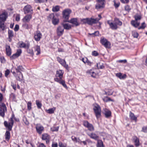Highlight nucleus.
I'll use <instances>...</instances> for the list:
<instances>
[{
	"instance_id": "obj_7",
	"label": "nucleus",
	"mask_w": 147,
	"mask_h": 147,
	"mask_svg": "<svg viewBox=\"0 0 147 147\" xmlns=\"http://www.w3.org/2000/svg\"><path fill=\"white\" fill-rule=\"evenodd\" d=\"M35 128L37 132L40 134H41L44 130V127L40 123L37 124Z\"/></svg>"
},
{
	"instance_id": "obj_49",
	"label": "nucleus",
	"mask_w": 147,
	"mask_h": 147,
	"mask_svg": "<svg viewBox=\"0 0 147 147\" xmlns=\"http://www.w3.org/2000/svg\"><path fill=\"white\" fill-rule=\"evenodd\" d=\"M36 104L38 109H40L42 106L39 100L36 101Z\"/></svg>"
},
{
	"instance_id": "obj_45",
	"label": "nucleus",
	"mask_w": 147,
	"mask_h": 147,
	"mask_svg": "<svg viewBox=\"0 0 147 147\" xmlns=\"http://www.w3.org/2000/svg\"><path fill=\"white\" fill-rule=\"evenodd\" d=\"M132 34L133 37L135 38H137L138 35V33L135 31H132Z\"/></svg>"
},
{
	"instance_id": "obj_59",
	"label": "nucleus",
	"mask_w": 147,
	"mask_h": 147,
	"mask_svg": "<svg viewBox=\"0 0 147 147\" xmlns=\"http://www.w3.org/2000/svg\"><path fill=\"white\" fill-rule=\"evenodd\" d=\"M92 55L94 56H98V54L96 51H94L92 53Z\"/></svg>"
},
{
	"instance_id": "obj_24",
	"label": "nucleus",
	"mask_w": 147,
	"mask_h": 147,
	"mask_svg": "<svg viewBox=\"0 0 147 147\" xmlns=\"http://www.w3.org/2000/svg\"><path fill=\"white\" fill-rule=\"evenodd\" d=\"M131 24L135 28L137 27L140 25V22L136 20H132L131 22Z\"/></svg>"
},
{
	"instance_id": "obj_61",
	"label": "nucleus",
	"mask_w": 147,
	"mask_h": 147,
	"mask_svg": "<svg viewBox=\"0 0 147 147\" xmlns=\"http://www.w3.org/2000/svg\"><path fill=\"white\" fill-rule=\"evenodd\" d=\"M121 2L123 3H128L129 1V0H120Z\"/></svg>"
},
{
	"instance_id": "obj_16",
	"label": "nucleus",
	"mask_w": 147,
	"mask_h": 147,
	"mask_svg": "<svg viewBox=\"0 0 147 147\" xmlns=\"http://www.w3.org/2000/svg\"><path fill=\"white\" fill-rule=\"evenodd\" d=\"M42 139L44 140H45L46 143H48L49 142L50 136L47 134H44L42 135Z\"/></svg>"
},
{
	"instance_id": "obj_1",
	"label": "nucleus",
	"mask_w": 147,
	"mask_h": 147,
	"mask_svg": "<svg viewBox=\"0 0 147 147\" xmlns=\"http://www.w3.org/2000/svg\"><path fill=\"white\" fill-rule=\"evenodd\" d=\"M93 109L97 119L99 118L101 115V109L99 105L96 104L93 105Z\"/></svg>"
},
{
	"instance_id": "obj_32",
	"label": "nucleus",
	"mask_w": 147,
	"mask_h": 147,
	"mask_svg": "<svg viewBox=\"0 0 147 147\" xmlns=\"http://www.w3.org/2000/svg\"><path fill=\"white\" fill-rule=\"evenodd\" d=\"M56 109L55 107H53L52 108H50L48 110H46V112L49 114H52L54 113V111Z\"/></svg>"
},
{
	"instance_id": "obj_13",
	"label": "nucleus",
	"mask_w": 147,
	"mask_h": 147,
	"mask_svg": "<svg viewBox=\"0 0 147 147\" xmlns=\"http://www.w3.org/2000/svg\"><path fill=\"white\" fill-rule=\"evenodd\" d=\"M42 37V34L39 31L36 32L34 35V38L36 41H39Z\"/></svg>"
},
{
	"instance_id": "obj_35",
	"label": "nucleus",
	"mask_w": 147,
	"mask_h": 147,
	"mask_svg": "<svg viewBox=\"0 0 147 147\" xmlns=\"http://www.w3.org/2000/svg\"><path fill=\"white\" fill-rule=\"evenodd\" d=\"M9 37V41H11V38L13 36V31L9 30L8 32Z\"/></svg>"
},
{
	"instance_id": "obj_2",
	"label": "nucleus",
	"mask_w": 147,
	"mask_h": 147,
	"mask_svg": "<svg viewBox=\"0 0 147 147\" xmlns=\"http://www.w3.org/2000/svg\"><path fill=\"white\" fill-rule=\"evenodd\" d=\"M71 12V11L69 9H66L64 10L62 12L63 22H66L68 21L70 14Z\"/></svg>"
},
{
	"instance_id": "obj_43",
	"label": "nucleus",
	"mask_w": 147,
	"mask_h": 147,
	"mask_svg": "<svg viewBox=\"0 0 147 147\" xmlns=\"http://www.w3.org/2000/svg\"><path fill=\"white\" fill-rule=\"evenodd\" d=\"M24 70V68L23 67L21 66H20L17 67V68L16 69V70L17 72H21V71H23Z\"/></svg>"
},
{
	"instance_id": "obj_22",
	"label": "nucleus",
	"mask_w": 147,
	"mask_h": 147,
	"mask_svg": "<svg viewBox=\"0 0 147 147\" xmlns=\"http://www.w3.org/2000/svg\"><path fill=\"white\" fill-rule=\"evenodd\" d=\"M63 74V71L62 70H59L57 71L56 76V77H59L60 78H62Z\"/></svg>"
},
{
	"instance_id": "obj_27",
	"label": "nucleus",
	"mask_w": 147,
	"mask_h": 147,
	"mask_svg": "<svg viewBox=\"0 0 147 147\" xmlns=\"http://www.w3.org/2000/svg\"><path fill=\"white\" fill-rule=\"evenodd\" d=\"M114 22L117 26V25L121 26L122 24V22L119 19L117 18H115Z\"/></svg>"
},
{
	"instance_id": "obj_31",
	"label": "nucleus",
	"mask_w": 147,
	"mask_h": 147,
	"mask_svg": "<svg viewBox=\"0 0 147 147\" xmlns=\"http://www.w3.org/2000/svg\"><path fill=\"white\" fill-rule=\"evenodd\" d=\"M5 28L4 22L0 21V31L4 30Z\"/></svg>"
},
{
	"instance_id": "obj_12",
	"label": "nucleus",
	"mask_w": 147,
	"mask_h": 147,
	"mask_svg": "<svg viewBox=\"0 0 147 147\" xmlns=\"http://www.w3.org/2000/svg\"><path fill=\"white\" fill-rule=\"evenodd\" d=\"M32 16L31 14H27L22 19V21L24 23L28 22L32 19Z\"/></svg>"
},
{
	"instance_id": "obj_60",
	"label": "nucleus",
	"mask_w": 147,
	"mask_h": 147,
	"mask_svg": "<svg viewBox=\"0 0 147 147\" xmlns=\"http://www.w3.org/2000/svg\"><path fill=\"white\" fill-rule=\"evenodd\" d=\"M142 131L144 132H147V127L144 126L143 127Z\"/></svg>"
},
{
	"instance_id": "obj_15",
	"label": "nucleus",
	"mask_w": 147,
	"mask_h": 147,
	"mask_svg": "<svg viewBox=\"0 0 147 147\" xmlns=\"http://www.w3.org/2000/svg\"><path fill=\"white\" fill-rule=\"evenodd\" d=\"M58 61L65 68H67L68 67V65L66 64V62L65 60L61 59L60 57H57Z\"/></svg>"
},
{
	"instance_id": "obj_39",
	"label": "nucleus",
	"mask_w": 147,
	"mask_h": 147,
	"mask_svg": "<svg viewBox=\"0 0 147 147\" xmlns=\"http://www.w3.org/2000/svg\"><path fill=\"white\" fill-rule=\"evenodd\" d=\"M97 147H104L103 143L101 140H98L97 142Z\"/></svg>"
},
{
	"instance_id": "obj_52",
	"label": "nucleus",
	"mask_w": 147,
	"mask_h": 147,
	"mask_svg": "<svg viewBox=\"0 0 147 147\" xmlns=\"http://www.w3.org/2000/svg\"><path fill=\"white\" fill-rule=\"evenodd\" d=\"M114 3V5L116 8L118 7L120 5V3L119 2L116 3V1L115 0L113 1Z\"/></svg>"
},
{
	"instance_id": "obj_6",
	"label": "nucleus",
	"mask_w": 147,
	"mask_h": 147,
	"mask_svg": "<svg viewBox=\"0 0 147 147\" xmlns=\"http://www.w3.org/2000/svg\"><path fill=\"white\" fill-rule=\"evenodd\" d=\"M97 3L96 5V8L97 9L103 8L105 6L104 0H97Z\"/></svg>"
},
{
	"instance_id": "obj_46",
	"label": "nucleus",
	"mask_w": 147,
	"mask_h": 147,
	"mask_svg": "<svg viewBox=\"0 0 147 147\" xmlns=\"http://www.w3.org/2000/svg\"><path fill=\"white\" fill-rule=\"evenodd\" d=\"M71 139L73 141L76 142H80V140L79 138H76L74 136H72Z\"/></svg>"
},
{
	"instance_id": "obj_53",
	"label": "nucleus",
	"mask_w": 147,
	"mask_h": 147,
	"mask_svg": "<svg viewBox=\"0 0 147 147\" xmlns=\"http://www.w3.org/2000/svg\"><path fill=\"white\" fill-rule=\"evenodd\" d=\"M32 103L30 102H29L27 103V107L29 110H30L31 109Z\"/></svg>"
},
{
	"instance_id": "obj_29",
	"label": "nucleus",
	"mask_w": 147,
	"mask_h": 147,
	"mask_svg": "<svg viewBox=\"0 0 147 147\" xmlns=\"http://www.w3.org/2000/svg\"><path fill=\"white\" fill-rule=\"evenodd\" d=\"M62 25L64 27L63 28L66 30H69L71 28V26L67 23H63Z\"/></svg>"
},
{
	"instance_id": "obj_26",
	"label": "nucleus",
	"mask_w": 147,
	"mask_h": 147,
	"mask_svg": "<svg viewBox=\"0 0 147 147\" xmlns=\"http://www.w3.org/2000/svg\"><path fill=\"white\" fill-rule=\"evenodd\" d=\"M133 139L134 141L135 144L136 146H138L139 145V139L136 136L133 137Z\"/></svg>"
},
{
	"instance_id": "obj_47",
	"label": "nucleus",
	"mask_w": 147,
	"mask_h": 147,
	"mask_svg": "<svg viewBox=\"0 0 147 147\" xmlns=\"http://www.w3.org/2000/svg\"><path fill=\"white\" fill-rule=\"evenodd\" d=\"M5 138L9 140L10 137V133L8 131H7L5 134Z\"/></svg>"
},
{
	"instance_id": "obj_21",
	"label": "nucleus",
	"mask_w": 147,
	"mask_h": 147,
	"mask_svg": "<svg viewBox=\"0 0 147 147\" xmlns=\"http://www.w3.org/2000/svg\"><path fill=\"white\" fill-rule=\"evenodd\" d=\"M104 113L106 118H108L111 116V112L107 109H104Z\"/></svg>"
},
{
	"instance_id": "obj_42",
	"label": "nucleus",
	"mask_w": 147,
	"mask_h": 147,
	"mask_svg": "<svg viewBox=\"0 0 147 147\" xmlns=\"http://www.w3.org/2000/svg\"><path fill=\"white\" fill-rule=\"evenodd\" d=\"M98 16L99 17V18H96L95 19H94V21H93V22H94V24L98 23L99 21L102 18V17L100 15H98Z\"/></svg>"
},
{
	"instance_id": "obj_58",
	"label": "nucleus",
	"mask_w": 147,
	"mask_h": 147,
	"mask_svg": "<svg viewBox=\"0 0 147 147\" xmlns=\"http://www.w3.org/2000/svg\"><path fill=\"white\" fill-rule=\"evenodd\" d=\"M117 62L119 63H127V60L126 59L119 60L117 61Z\"/></svg>"
},
{
	"instance_id": "obj_9",
	"label": "nucleus",
	"mask_w": 147,
	"mask_h": 147,
	"mask_svg": "<svg viewBox=\"0 0 147 147\" xmlns=\"http://www.w3.org/2000/svg\"><path fill=\"white\" fill-rule=\"evenodd\" d=\"M23 10L25 14L31 13L33 11V9L30 5H27L23 8Z\"/></svg>"
},
{
	"instance_id": "obj_57",
	"label": "nucleus",
	"mask_w": 147,
	"mask_h": 147,
	"mask_svg": "<svg viewBox=\"0 0 147 147\" xmlns=\"http://www.w3.org/2000/svg\"><path fill=\"white\" fill-rule=\"evenodd\" d=\"M62 80V78H54V80L55 81L59 83Z\"/></svg>"
},
{
	"instance_id": "obj_64",
	"label": "nucleus",
	"mask_w": 147,
	"mask_h": 147,
	"mask_svg": "<svg viewBox=\"0 0 147 147\" xmlns=\"http://www.w3.org/2000/svg\"><path fill=\"white\" fill-rule=\"evenodd\" d=\"M59 147H66V146L61 142L59 143Z\"/></svg>"
},
{
	"instance_id": "obj_23",
	"label": "nucleus",
	"mask_w": 147,
	"mask_h": 147,
	"mask_svg": "<svg viewBox=\"0 0 147 147\" xmlns=\"http://www.w3.org/2000/svg\"><path fill=\"white\" fill-rule=\"evenodd\" d=\"M7 16L5 13H3L0 15V21L4 22L6 20Z\"/></svg>"
},
{
	"instance_id": "obj_51",
	"label": "nucleus",
	"mask_w": 147,
	"mask_h": 147,
	"mask_svg": "<svg viewBox=\"0 0 147 147\" xmlns=\"http://www.w3.org/2000/svg\"><path fill=\"white\" fill-rule=\"evenodd\" d=\"M146 25L144 22L142 23L141 26L138 28V29H144L146 27Z\"/></svg>"
},
{
	"instance_id": "obj_37",
	"label": "nucleus",
	"mask_w": 147,
	"mask_h": 147,
	"mask_svg": "<svg viewBox=\"0 0 147 147\" xmlns=\"http://www.w3.org/2000/svg\"><path fill=\"white\" fill-rule=\"evenodd\" d=\"M88 72L89 74L91 76L95 78L96 76V74L92 70H90L88 71Z\"/></svg>"
},
{
	"instance_id": "obj_30",
	"label": "nucleus",
	"mask_w": 147,
	"mask_h": 147,
	"mask_svg": "<svg viewBox=\"0 0 147 147\" xmlns=\"http://www.w3.org/2000/svg\"><path fill=\"white\" fill-rule=\"evenodd\" d=\"M34 49L35 52H37V53H36V55H38L40 53V50L39 46L38 45L34 47Z\"/></svg>"
},
{
	"instance_id": "obj_19",
	"label": "nucleus",
	"mask_w": 147,
	"mask_h": 147,
	"mask_svg": "<svg viewBox=\"0 0 147 147\" xmlns=\"http://www.w3.org/2000/svg\"><path fill=\"white\" fill-rule=\"evenodd\" d=\"M89 136L91 138L95 140H97L98 138V136L94 133H92L90 134H88Z\"/></svg>"
},
{
	"instance_id": "obj_54",
	"label": "nucleus",
	"mask_w": 147,
	"mask_h": 147,
	"mask_svg": "<svg viewBox=\"0 0 147 147\" xmlns=\"http://www.w3.org/2000/svg\"><path fill=\"white\" fill-rule=\"evenodd\" d=\"M23 121L24 123L26 125H28L29 124V122L26 118H24L23 119Z\"/></svg>"
},
{
	"instance_id": "obj_8",
	"label": "nucleus",
	"mask_w": 147,
	"mask_h": 147,
	"mask_svg": "<svg viewBox=\"0 0 147 147\" xmlns=\"http://www.w3.org/2000/svg\"><path fill=\"white\" fill-rule=\"evenodd\" d=\"M93 21H94V19L92 18H86L83 19L81 20V21L83 23L85 24L87 23L88 24L90 25H92L94 24Z\"/></svg>"
},
{
	"instance_id": "obj_5",
	"label": "nucleus",
	"mask_w": 147,
	"mask_h": 147,
	"mask_svg": "<svg viewBox=\"0 0 147 147\" xmlns=\"http://www.w3.org/2000/svg\"><path fill=\"white\" fill-rule=\"evenodd\" d=\"M7 111L6 107L5 105L3 103H0V116L4 117L5 113Z\"/></svg>"
},
{
	"instance_id": "obj_18",
	"label": "nucleus",
	"mask_w": 147,
	"mask_h": 147,
	"mask_svg": "<svg viewBox=\"0 0 147 147\" xmlns=\"http://www.w3.org/2000/svg\"><path fill=\"white\" fill-rule=\"evenodd\" d=\"M57 31L58 35L61 36L63 33L64 28L63 27L59 26L57 28Z\"/></svg>"
},
{
	"instance_id": "obj_44",
	"label": "nucleus",
	"mask_w": 147,
	"mask_h": 147,
	"mask_svg": "<svg viewBox=\"0 0 147 147\" xmlns=\"http://www.w3.org/2000/svg\"><path fill=\"white\" fill-rule=\"evenodd\" d=\"M54 17V15L53 13H52L49 15L47 17V19L49 21L53 20Z\"/></svg>"
},
{
	"instance_id": "obj_56",
	"label": "nucleus",
	"mask_w": 147,
	"mask_h": 147,
	"mask_svg": "<svg viewBox=\"0 0 147 147\" xmlns=\"http://www.w3.org/2000/svg\"><path fill=\"white\" fill-rule=\"evenodd\" d=\"M10 73V71L8 69H7L5 71V76L6 77H7Z\"/></svg>"
},
{
	"instance_id": "obj_55",
	"label": "nucleus",
	"mask_w": 147,
	"mask_h": 147,
	"mask_svg": "<svg viewBox=\"0 0 147 147\" xmlns=\"http://www.w3.org/2000/svg\"><path fill=\"white\" fill-rule=\"evenodd\" d=\"M99 34V32L98 31L95 32L94 33H93L92 34H91L89 33V35H92L94 36H97Z\"/></svg>"
},
{
	"instance_id": "obj_28",
	"label": "nucleus",
	"mask_w": 147,
	"mask_h": 147,
	"mask_svg": "<svg viewBox=\"0 0 147 147\" xmlns=\"http://www.w3.org/2000/svg\"><path fill=\"white\" fill-rule=\"evenodd\" d=\"M116 76L119 78L120 79H124L126 77V75L125 74H124L123 75L121 73H118L116 74Z\"/></svg>"
},
{
	"instance_id": "obj_20",
	"label": "nucleus",
	"mask_w": 147,
	"mask_h": 147,
	"mask_svg": "<svg viewBox=\"0 0 147 147\" xmlns=\"http://www.w3.org/2000/svg\"><path fill=\"white\" fill-rule=\"evenodd\" d=\"M6 52V54L8 56H10L11 53V50L9 45H6L5 46Z\"/></svg>"
},
{
	"instance_id": "obj_4",
	"label": "nucleus",
	"mask_w": 147,
	"mask_h": 147,
	"mask_svg": "<svg viewBox=\"0 0 147 147\" xmlns=\"http://www.w3.org/2000/svg\"><path fill=\"white\" fill-rule=\"evenodd\" d=\"M100 41L102 45H103L106 48H109L110 47V43L105 38L101 37L100 38Z\"/></svg>"
},
{
	"instance_id": "obj_63",
	"label": "nucleus",
	"mask_w": 147,
	"mask_h": 147,
	"mask_svg": "<svg viewBox=\"0 0 147 147\" xmlns=\"http://www.w3.org/2000/svg\"><path fill=\"white\" fill-rule=\"evenodd\" d=\"M104 101L107 102L109 101H112V100L111 99L107 97H105L104 99H103Z\"/></svg>"
},
{
	"instance_id": "obj_17",
	"label": "nucleus",
	"mask_w": 147,
	"mask_h": 147,
	"mask_svg": "<svg viewBox=\"0 0 147 147\" xmlns=\"http://www.w3.org/2000/svg\"><path fill=\"white\" fill-rule=\"evenodd\" d=\"M22 53V50L20 49H18L17 50L16 53L13 54L11 57V58L12 59H14L18 57Z\"/></svg>"
},
{
	"instance_id": "obj_36",
	"label": "nucleus",
	"mask_w": 147,
	"mask_h": 147,
	"mask_svg": "<svg viewBox=\"0 0 147 147\" xmlns=\"http://www.w3.org/2000/svg\"><path fill=\"white\" fill-rule=\"evenodd\" d=\"M17 80L19 81H22L23 79V76L21 72L19 73V76L16 78Z\"/></svg>"
},
{
	"instance_id": "obj_48",
	"label": "nucleus",
	"mask_w": 147,
	"mask_h": 147,
	"mask_svg": "<svg viewBox=\"0 0 147 147\" xmlns=\"http://www.w3.org/2000/svg\"><path fill=\"white\" fill-rule=\"evenodd\" d=\"M59 83L62 85V86L65 88L66 89L67 88V87L66 85L65 84V82L64 80H62Z\"/></svg>"
},
{
	"instance_id": "obj_14",
	"label": "nucleus",
	"mask_w": 147,
	"mask_h": 147,
	"mask_svg": "<svg viewBox=\"0 0 147 147\" xmlns=\"http://www.w3.org/2000/svg\"><path fill=\"white\" fill-rule=\"evenodd\" d=\"M70 23L74 25L77 26L79 25L80 23L78 21L77 19L76 18H73L70 20H68L67 22Z\"/></svg>"
},
{
	"instance_id": "obj_10",
	"label": "nucleus",
	"mask_w": 147,
	"mask_h": 147,
	"mask_svg": "<svg viewBox=\"0 0 147 147\" xmlns=\"http://www.w3.org/2000/svg\"><path fill=\"white\" fill-rule=\"evenodd\" d=\"M107 23L109 25L110 28L112 30H116L117 29L118 26L114 22H113L111 20H109L107 21Z\"/></svg>"
},
{
	"instance_id": "obj_40",
	"label": "nucleus",
	"mask_w": 147,
	"mask_h": 147,
	"mask_svg": "<svg viewBox=\"0 0 147 147\" xmlns=\"http://www.w3.org/2000/svg\"><path fill=\"white\" fill-rule=\"evenodd\" d=\"M97 67L98 68L101 69H103L104 67L103 63L101 62L97 64Z\"/></svg>"
},
{
	"instance_id": "obj_34",
	"label": "nucleus",
	"mask_w": 147,
	"mask_h": 147,
	"mask_svg": "<svg viewBox=\"0 0 147 147\" xmlns=\"http://www.w3.org/2000/svg\"><path fill=\"white\" fill-rule=\"evenodd\" d=\"M59 19L58 18H57L54 17L53 19L52 20L53 24L54 25H56L59 22Z\"/></svg>"
},
{
	"instance_id": "obj_38",
	"label": "nucleus",
	"mask_w": 147,
	"mask_h": 147,
	"mask_svg": "<svg viewBox=\"0 0 147 147\" xmlns=\"http://www.w3.org/2000/svg\"><path fill=\"white\" fill-rule=\"evenodd\" d=\"M29 46L28 45H27V52L28 53L30 54L31 55H33L34 54L33 52L32 49H29Z\"/></svg>"
},
{
	"instance_id": "obj_62",
	"label": "nucleus",
	"mask_w": 147,
	"mask_h": 147,
	"mask_svg": "<svg viewBox=\"0 0 147 147\" xmlns=\"http://www.w3.org/2000/svg\"><path fill=\"white\" fill-rule=\"evenodd\" d=\"M20 14H17L16 16V20L17 21H18L20 20Z\"/></svg>"
},
{
	"instance_id": "obj_41",
	"label": "nucleus",
	"mask_w": 147,
	"mask_h": 147,
	"mask_svg": "<svg viewBox=\"0 0 147 147\" xmlns=\"http://www.w3.org/2000/svg\"><path fill=\"white\" fill-rule=\"evenodd\" d=\"M59 10V7L58 6H56L55 7H53L52 8V10L53 12H57Z\"/></svg>"
},
{
	"instance_id": "obj_50",
	"label": "nucleus",
	"mask_w": 147,
	"mask_h": 147,
	"mask_svg": "<svg viewBox=\"0 0 147 147\" xmlns=\"http://www.w3.org/2000/svg\"><path fill=\"white\" fill-rule=\"evenodd\" d=\"M135 20L138 21V20H140L141 19V16L138 14L134 16Z\"/></svg>"
},
{
	"instance_id": "obj_33",
	"label": "nucleus",
	"mask_w": 147,
	"mask_h": 147,
	"mask_svg": "<svg viewBox=\"0 0 147 147\" xmlns=\"http://www.w3.org/2000/svg\"><path fill=\"white\" fill-rule=\"evenodd\" d=\"M19 46L21 48H27V45L24 42H20L18 43Z\"/></svg>"
},
{
	"instance_id": "obj_3",
	"label": "nucleus",
	"mask_w": 147,
	"mask_h": 147,
	"mask_svg": "<svg viewBox=\"0 0 147 147\" xmlns=\"http://www.w3.org/2000/svg\"><path fill=\"white\" fill-rule=\"evenodd\" d=\"M13 118V116H12V117L9 119L8 123L6 121L4 122L5 126L8 129L9 131L12 130L14 123Z\"/></svg>"
},
{
	"instance_id": "obj_25",
	"label": "nucleus",
	"mask_w": 147,
	"mask_h": 147,
	"mask_svg": "<svg viewBox=\"0 0 147 147\" xmlns=\"http://www.w3.org/2000/svg\"><path fill=\"white\" fill-rule=\"evenodd\" d=\"M129 117L131 120H134L135 122L137 121V117L135 116L134 114L130 112L129 113Z\"/></svg>"
},
{
	"instance_id": "obj_11",
	"label": "nucleus",
	"mask_w": 147,
	"mask_h": 147,
	"mask_svg": "<svg viewBox=\"0 0 147 147\" xmlns=\"http://www.w3.org/2000/svg\"><path fill=\"white\" fill-rule=\"evenodd\" d=\"M83 124L84 126L88 128V130L91 131H94V129L93 125L89 123L87 121H85L84 122Z\"/></svg>"
}]
</instances>
